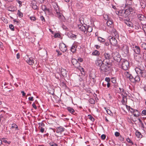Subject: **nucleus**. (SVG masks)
<instances>
[{"mask_svg":"<svg viewBox=\"0 0 146 146\" xmlns=\"http://www.w3.org/2000/svg\"><path fill=\"white\" fill-rule=\"evenodd\" d=\"M135 70L138 75H140L143 78H146V70L143 67H142L140 66H139L135 68Z\"/></svg>","mask_w":146,"mask_h":146,"instance_id":"f257e3e1","label":"nucleus"},{"mask_svg":"<svg viewBox=\"0 0 146 146\" xmlns=\"http://www.w3.org/2000/svg\"><path fill=\"white\" fill-rule=\"evenodd\" d=\"M105 62L106 64L104 63L103 64L102 67L100 68L99 69L101 71H103L104 72H106L110 70L111 67L110 66V62L108 61H106Z\"/></svg>","mask_w":146,"mask_h":146,"instance_id":"f03ea898","label":"nucleus"},{"mask_svg":"<svg viewBox=\"0 0 146 146\" xmlns=\"http://www.w3.org/2000/svg\"><path fill=\"white\" fill-rule=\"evenodd\" d=\"M130 14L129 11L126 9L124 10H120L118 11V15L125 18H129Z\"/></svg>","mask_w":146,"mask_h":146,"instance_id":"7ed1b4c3","label":"nucleus"},{"mask_svg":"<svg viewBox=\"0 0 146 146\" xmlns=\"http://www.w3.org/2000/svg\"><path fill=\"white\" fill-rule=\"evenodd\" d=\"M101 56L104 57V58H105L103 60L104 62H105L106 61L109 62L110 60L112 57V53L111 54L108 52H102L101 54Z\"/></svg>","mask_w":146,"mask_h":146,"instance_id":"20e7f679","label":"nucleus"},{"mask_svg":"<svg viewBox=\"0 0 146 146\" xmlns=\"http://www.w3.org/2000/svg\"><path fill=\"white\" fill-rule=\"evenodd\" d=\"M112 56L115 61L119 62L122 60L120 54L117 52H113L112 53Z\"/></svg>","mask_w":146,"mask_h":146,"instance_id":"39448f33","label":"nucleus"},{"mask_svg":"<svg viewBox=\"0 0 146 146\" xmlns=\"http://www.w3.org/2000/svg\"><path fill=\"white\" fill-rule=\"evenodd\" d=\"M73 65L76 68L79 70L82 69L83 70V68L80 66V64L78 60L75 58L72 59L71 61Z\"/></svg>","mask_w":146,"mask_h":146,"instance_id":"423d86ee","label":"nucleus"},{"mask_svg":"<svg viewBox=\"0 0 146 146\" xmlns=\"http://www.w3.org/2000/svg\"><path fill=\"white\" fill-rule=\"evenodd\" d=\"M53 7L54 10L56 12L57 17L59 18L60 19L63 16V15L60 13V10L59 9V7L58 5L56 4H55L53 5Z\"/></svg>","mask_w":146,"mask_h":146,"instance_id":"0eeeda50","label":"nucleus"},{"mask_svg":"<svg viewBox=\"0 0 146 146\" xmlns=\"http://www.w3.org/2000/svg\"><path fill=\"white\" fill-rule=\"evenodd\" d=\"M122 67L123 69L124 70H127L129 68V62L127 60L124 59H122Z\"/></svg>","mask_w":146,"mask_h":146,"instance_id":"6e6552de","label":"nucleus"},{"mask_svg":"<svg viewBox=\"0 0 146 146\" xmlns=\"http://www.w3.org/2000/svg\"><path fill=\"white\" fill-rule=\"evenodd\" d=\"M115 37L111 36H110L108 37L109 39L111 44L113 46H115L117 44L116 39Z\"/></svg>","mask_w":146,"mask_h":146,"instance_id":"1a4fd4ad","label":"nucleus"},{"mask_svg":"<svg viewBox=\"0 0 146 146\" xmlns=\"http://www.w3.org/2000/svg\"><path fill=\"white\" fill-rule=\"evenodd\" d=\"M59 47L60 50L63 52H66L67 49L66 46L63 43L60 44Z\"/></svg>","mask_w":146,"mask_h":146,"instance_id":"9d476101","label":"nucleus"},{"mask_svg":"<svg viewBox=\"0 0 146 146\" xmlns=\"http://www.w3.org/2000/svg\"><path fill=\"white\" fill-rule=\"evenodd\" d=\"M59 72H58V73H59L61 71V74L63 77H66L67 73V71L64 68H58Z\"/></svg>","mask_w":146,"mask_h":146,"instance_id":"9b49d317","label":"nucleus"},{"mask_svg":"<svg viewBox=\"0 0 146 146\" xmlns=\"http://www.w3.org/2000/svg\"><path fill=\"white\" fill-rule=\"evenodd\" d=\"M122 50L125 54H127L129 52L128 46L126 45L123 44L122 45Z\"/></svg>","mask_w":146,"mask_h":146,"instance_id":"f8f14e48","label":"nucleus"},{"mask_svg":"<svg viewBox=\"0 0 146 146\" xmlns=\"http://www.w3.org/2000/svg\"><path fill=\"white\" fill-rule=\"evenodd\" d=\"M86 27H87V25L86 24H84V25H78V29L81 31L84 32L85 34L86 32Z\"/></svg>","mask_w":146,"mask_h":146,"instance_id":"ddd939ff","label":"nucleus"},{"mask_svg":"<svg viewBox=\"0 0 146 146\" xmlns=\"http://www.w3.org/2000/svg\"><path fill=\"white\" fill-rule=\"evenodd\" d=\"M125 75L126 76L127 78L129 79L132 82L133 80V77L129 72L126 71L124 72Z\"/></svg>","mask_w":146,"mask_h":146,"instance_id":"4468645a","label":"nucleus"},{"mask_svg":"<svg viewBox=\"0 0 146 146\" xmlns=\"http://www.w3.org/2000/svg\"><path fill=\"white\" fill-rule=\"evenodd\" d=\"M133 50L134 52L137 54H141V49L139 46H135Z\"/></svg>","mask_w":146,"mask_h":146,"instance_id":"2eb2a0df","label":"nucleus"},{"mask_svg":"<svg viewBox=\"0 0 146 146\" xmlns=\"http://www.w3.org/2000/svg\"><path fill=\"white\" fill-rule=\"evenodd\" d=\"M107 21L106 22L107 25L108 26L111 28L113 27V22L112 19L110 18H108L107 19Z\"/></svg>","mask_w":146,"mask_h":146,"instance_id":"dca6fc26","label":"nucleus"},{"mask_svg":"<svg viewBox=\"0 0 146 146\" xmlns=\"http://www.w3.org/2000/svg\"><path fill=\"white\" fill-rule=\"evenodd\" d=\"M131 5H127V4H125V7L127 8L126 9H127L128 11H129L130 14L131 13V12L135 10V8L134 7H131Z\"/></svg>","mask_w":146,"mask_h":146,"instance_id":"f3484780","label":"nucleus"},{"mask_svg":"<svg viewBox=\"0 0 146 146\" xmlns=\"http://www.w3.org/2000/svg\"><path fill=\"white\" fill-rule=\"evenodd\" d=\"M135 60L139 62H141L143 60V57L142 55L140 54H137L135 56Z\"/></svg>","mask_w":146,"mask_h":146,"instance_id":"a211bd4d","label":"nucleus"},{"mask_svg":"<svg viewBox=\"0 0 146 146\" xmlns=\"http://www.w3.org/2000/svg\"><path fill=\"white\" fill-rule=\"evenodd\" d=\"M138 19L141 21H145L146 20V18L144 16L141 14H138L137 15Z\"/></svg>","mask_w":146,"mask_h":146,"instance_id":"6ab92c4d","label":"nucleus"},{"mask_svg":"<svg viewBox=\"0 0 146 146\" xmlns=\"http://www.w3.org/2000/svg\"><path fill=\"white\" fill-rule=\"evenodd\" d=\"M104 62L101 60H98L96 61V66L102 67V66L104 64Z\"/></svg>","mask_w":146,"mask_h":146,"instance_id":"aec40b11","label":"nucleus"},{"mask_svg":"<svg viewBox=\"0 0 146 146\" xmlns=\"http://www.w3.org/2000/svg\"><path fill=\"white\" fill-rule=\"evenodd\" d=\"M36 2L35 1H32L31 3V6L34 9H37L38 7L37 5Z\"/></svg>","mask_w":146,"mask_h":146,"instance_id":"412c9836","label":"nucleus"},{"mask_svg":"<svg viewBox=\"0 0 146 146\" xmlns=\"http://www.w3.org/2000/svg\"><path fill=\"white\" fill-rule=\"evenodd\" d=\"M64 128L62 126H60L56 128V132L57 133H61L64 131Z\"/></svg>","mask_w":146,"mask_h":146,"instance_id":"4be33fe9","label":"nucleus"},{"mask_svg":"<svg viewBox=\"0 0 146 146\" xmlns=\"http://www.w3.org/2000/svg\"><path fill=\"white\" fill-rule=\"evenodd\" d=\"M111 34L112 36H113V37H115V38H117L119 37V35L115 29L113 30Z\"/></svg>","mask_w":146,"mask_h":146,"instance_id":"5701e85b","label":"nucleus"},{"mask_svg":"<svg viewBox=\"0 0 146 146\" xmlns=\"http://www.w3.org/2000/svg\"><path fill=\"white\" fill-rule=\"evenodd\" d=\"M133 80H132V82H139L140 80V78L139 76H136L135 78L133 77Z\"/></svg>","mask_w":146,"mask_h":146,"instance_id":"b1692460","label":"nucleus"},{"mask_svg":"<svg viewBox=\"0 0 146 146\" xmlns=\"http://www.w3.org/2000/svg\"><path fill=\"white\" fill-rule=\"evenodd\" d=\"M129 19L128 18L127 19H124V23L126 24L129 27H131V25H132V23L129 21Z\"/></svg>","mask_w":146,"mask_h":146,"instance_id":"393cba45","label":"nucleus"},{"mask_svg":"<svg viewBox=\"0 0 146 146\" xmlns=\"http://www.w3.org/2000/svg\"><path fill=\"white\" fill-rule=\"evenodd\" d=\"M131 110H132L133 111H131V112L133 113V114L134 116L138 117L139 115V113L137 110H133V109L131 108Z\"/></svg>","mask_w":146,"mask_h":146,"instance_id":"a878e982","label":"nucleus"},{"mask_svg":"<svg viewBox=\"0 0 146 146\" xmlns=\"http://www.w3.org/2000/svg\"><path fill=\"white\" fill-rule=\"evenodd\" d=\"M42 9L45 12L49 13L50 12V10L49 9H48L46 8V6L45 5L43 6L42 7Z\"/></svg>","mask_w":146,"mask_h":146,"instance_id":"bb28decb","label":"nucleus"},{"mask_svg":"<svg viewBox=\"0 0 146 146\" xmlns=\"http://www.w3.org/2000/svg\"><path fill=\"white\" fill-rule=\"evenodd\" d=\"M92 31V27L91 26H88L86 27V29L85 34H87L88 32H91Z\"/></svg>","mask_w":146,"mask_h":146,"instance_id":"cd10ccee","label":"nucleus"},{"mask_svg":"<svg viewBox=\"0 0 146 146\" xmlns=\"http://www.w3.org/2000/svg\"><path fill=\"white\" fill-rule=\"evenodd\" d=\"M140 5L142 8L144 9L145 8L146 5L145 2L143 0L140 1Z\"/></svg>","mask_w":146,"mask_h":146,"instance_id":"c85d7f7f","label":"nucleus"},{"mask_svg":"<svg viewBox=\"0 0 146 146\" xmlns=\"http://www.w3.org/2000/svg\"><path fill=\"white\" fill-rule=\"evenodd\" d=\"M135 135L137 137L141 138L142 137V135L141 133L138 130H137L135 132Z\"/></svg>","mask_w":146,"mask_h":146,"instance_id":"c756f323","label":"nucleus"},{"mask_svg":"<svg viewBox=\"0 0 146 146\" xmlns=\"http://www.w3.org/2000/svg\"><path fill=\"white\" fill-rule=\"evenodd\" d=\"M77 46L76 45L73 44L71 48V51L73 52L74 53L76 51Z\"/></svg>","mask_w":146,"mask_h":146,"instance_id":"7c9ffc66","label":"nucleus"},{"mask_svg":"<svg viewBox=\"0 0 146 146\" xmlns=\"http://www.w3.org/2000/svg\"><path fill=\"white\" fill-rule=\"evenodd\" d=\"M27 62L30 65L33 64L34 63V60L31 58H29L28 60H27Z\"/></svg>","mask_w":146,"mask_h":146,"instance_id":"2f4dec72","label":"nucleus"},{"mask_svg":"<svg viewBox=\"0 0 146 146\" xmlns=\"http://www.w3.org/2000/svg\"><path fill=\"white\" fill-rule=\"evenodd\" d=\"M67 109L68 111L72 114H73V113H74L75 112V111L74 109L71 107H68Z\"/></svg>","mask_w":146,"mask_h":146,"instance_id":"473e14b6","label":"nucleus"},{"mask_svg":"<svg viewBox=\"0 0 146 146\" xmlns=\"http://www.w3.org/2000/svg\"><path fill=\"white\" fill-rule=\"evenodd\" d=\"M98 41L101 42H103L105 41V39L103 38L100 37H98Z\"/></svg>","mask_w":146,"mask_h":146,"instance_id":"72a5a7b5","label":"nucleus"},{"mask_svg":"<svg viewBox=\"0 0 146 146\" xmlns=\"http://www.w3.org/2000/svg\"><path fill=\"white\" fill-rule=\"evenodd\" d=\"M133 0H127L125 4H127V5H132Z\"/></svg>","mask_w":146,"mask_h":146,"instance_id":"f704fd0d","label":"nucleus"},{"mask_svg":"<svg viewBox=\"0 0 146 146\" xmlns=\"http://www.w3.org/2000/svg\"><path fill=\"white\" fill-rule=\"evenodd\" d=\"M12 128H15L16 130H18L19 129L17 126L15 124L13 123L12 124Z\"/></svg>","mask_w":146,"mask_h":146,"instance_id":"c9c22d12","label":"nucleus"},{"mask_svg":"<svg viewBox=\"0 0 146 146\" xmlns=\"http://www.w3.org/2000/svg\"><path fill=\"white\" fill-rule=\"evenodd\" d=\"M39 125V128L40 129V128H42L44 126V124L42 122L41 123H38Z\"/></svg>","mask_w":146,"mask_h":146,"instance_id":"e433bc0d","label":"nucleus"},{"mask_svg":"<svg viewBox=\"0 0 146 146\" xmlns=\"http://www.w3.org/2000/svg\"><path fill=\"white\" fill-rule=\"evenodd\" d=\"M92 54L95 56H98L99 55L100 53L98 51L95 50L93 52Z\"/></svg>","mask_w":146,"mask_h":146,"instance_id":"4c0bfd02","label":"nucleus"},{"mask_svg":"<svg viewBox=\"0 0 146 146\" xmlns=\"http://www.w3.org/2000/svg\"><path fill=\"white\" fill-rule=\"evenodd\" d=\"M17 15L20 17H23V15L22 13L21 12L20 10L18 11Z\"/></svg>","mask_w":146,"mask_h":146,"instance_id":"58836bf2","label":"nucleus"},{"mask_svg":"<svg viewBox=\"0 0 146 146\" xmlns=\"http://www.w3.org/2000/svg\"><path fill=\"white\" fill-rule=\"evenodd\" d=\"M60 85L62 87L66 88V83L63 81L61 82H60Z\"/></svg>","mask_w":146,"mask_h":146,"instance_id":"ea45409f","label":"nucleus"},{"mask_svg":"<svg viewBox=\"0 0 146 146\" xmlns=\"http://www.w3.org/2000/svg\"><path fill=\"white\" fill-rule=\"evenodd\" d=\"M89 101L92 104H94L95 103V101L93 99L91 98L90 99Z\"/></svg>","mask_w":146,"mask_h":146,"instance_id":"a19ab883","label":"nucleus"},{"mask_svg":"<svg viewBox=\"0 0 146 146\" xmlns=\"http://www.w3.org/2000/svg\"><path fill=\"white\" fill-rule=\"evenodd\" d=\"M88 118L92 121H94V119L91 115H88Z\"/></svg>","mask_w":146,"mask_h":146,"instance_id":"79ce46f5","label":"nucleus"},{"mask_svg":"<svg viewBox=\"0 0 146 146\" xmlns=\"http://www.w3.org/2000/svg\"><path fill=\"white\" fill-rule=\"evenodd\" d=\"M141 47L144 49L146 50V43H143L141 44Z\"/></svg>","mask_w":146,"mask_h":146,"instance_id":"37998d69","label":"nucleus"},{"mask_svg":"<svg viewBox=\"0 0 146 146\" xmlns=\"http://www.w3.org/2000/svg\"><path fill=\"white\" fill-rule=\"evenodd\" d=\"M142 27L145 33H146V25H143Z\"/></svg>","mask_w":146,"mask_h":146,"instance_id":"c03bdc74","label":"nucleus"},{"mask_svg":"<svg viewBox=\"0 0 146 146\" xmlns=\"http://www.w3.org/2000/svg\"><path fill=\"white\" fill-rule=\"evenodd\" d=\"M9 28L10 29H11L12 31H14L15 29L14 26L12 25L11 24L9 25Z\"/></svg>","mask_w":146,"mask_h":146,"instance_id":"a18cd8bd","label":"nucleus"},{"mask_svg":"<svg viewBox=\"0 0 146 146\" xmlns=\"http://www.w3.org/2000/svg\"><path fill=\"white\" fill-rule=\"evenodd\" d=\"M141 115H146V110H144L142 111Z\"/></svg>","mask_w":146,"mask_h":146,"instance_id":"49530a36","label":"nucleus"},{"mask_svg":"<svg viewBox=\"0 0 146 146\" xmlns=\"http://www.w3.org/2000/svg\"><path fill=\"white\" fill-rule=\"evenodd\" d=\"M126 141L128 142L131 143L132 145L133 144V142L132 141H131V140L129 138V137H128Z\"/></svg>","mask_w":146,"mask_h":146,"instance_id":"de8ad7c7","label":"nucleus"},{"mask_svg":"<svg viewBox=\"0 0 146 146\" xmlns=\"http://www.w3.org/2000/svg\"><path fill=\"white\" fill-rule=\"evenodd\" d=\"M50 145L51 146H58V144L54 142L50 143Z\"/></svg>","mask_w":146,"mask_h":146,"instance_id":"09e8293b","label":"nucleus"},{"mask_svg":"<svg viewBox=\"0 0 146 146\" xmlns=\"http://www.w3.org/2000/svg\"><path fill=\"white\" fill-rule=\"evenodd\" d=\"M30 19L31 21H34L36 20V17L35 16H32L30 17Z\"/></svg>","mask_w":146,"mask_h":146,"instance_id":"8fccbe9b","label":"nucleus"},{"mask_svg":"<svg viewBox=\"0 0 146 146\" xmlns=\"http://www.w3.org/2000/svg\"><path fill=\"white\" fill-rule=\"evenodd\" d=\"M5 139V138H2V140H3V142H4L5 143H8V144L10 143H11L9 141L8 142Z\"/></svg>","mask_w":146,"mask_h":146,"instance_id":"3c124183","label":"nucleus"},{"mask_svg":"<svg viewBox=\"0 0 146 146\" xmlns=\"http://www.w3.org/2000/svg\"><path fill=\"white\" fill-rule=\"evenodd\" d=\"M111 79L112 80L111 82L113 83H115L116 82V79L115 78H111Z\"/></svg>","mask_w":146,"mask_h":146,"instance_id":"603ef678","label":"nucleus"},{"mask_svg":"<svg viewBox=\"0 0 146 146\" xmlns=\"http://www.w3.org/2000/svg\"><path fill=\"white\" fill-rule=\"evenodd\" d=\"M119 139L121 141H124V138L122 137L121 135L119 136Z\"/></svg>","mask_w":146,"mask_h":146,"instance_id":"864d4df0","label":"nucleus"},{"mask_svg":"<svg viewBox=\"0 0 146 146\" xmlns=\"http://www.w3.org/2000/svg\"><path fill=\"white\" fill-rule=\"evenodd\" d=\"M105 81L107 82H110V79L109 77H106L105 78Z\"/></svg>","mask_w":146,"mask_h":146,"instance_id":"5fc2aeb1","label":"nucleus"},{"mask_svg":"<svg viewBox=\"0 0 146 146\" xmlns=\"http://www.w3.org/2000/svg\"><path fill=\"white\" fill-rule=\"evenodd\" d=\"M105 108L106 109V108ZM106 110L107 113L108 114H109V115H110L112 113L111 112V111H110V110H109L108 109L107 110Z\"/></svg>","mask_w":146,"mask_h":146,"instance_id":"6e6d98bb","label":"nucleus"},{"mask_svg":"<svg viewBox=\"0 0 146 146\" xmlns=\"http://www.w3.org/2000/svg\"><path fill=\"white\" fill-rule=\"evenodd\" d=\"M101 138L103 140H104L106 138V135L104 134H102L101 136Z\"/></svg>","mask_w":146,"mask_h":146,"instance_id":"4d7b16f0","label":"nucleus"},{"mask_svg":"<svg viewBox=\"0 0 146 146\" xmlns=\"http://www.w3.org/2000/svg\"><path fill=\"white\" fill-rule=\"evenodd\" d=\"M60 36V34L59 33H56L54 35V37L55 38L59 37Z\"/></svg>","mask_w":146,"mask_h":146,"instance_id":"13d9d810","label":"nucleus"},{"mask_svg":"<svg viewBox=\"0 0 146 146\" xmlns=\"http://www.w3.org/2000/svg\"><path fill=\"white\" fill-rule=\"evenodd\" d=\"M120 135V133L118 132H116L115 133V135L116 137H119Z\"/></svg>","mask_w":146,"mask_h":146,"instance_id":"bf43d9fd","label":"nucleus"},{"mask_svg":"<svg viewBox=\"0 0 146 146\" xmlns=\"http://www.w3.org/2000/svg\"><path fill=\"white\" fill-rule=\"evenodd\" d=\"M119 89L120 90V93H124V90L123 88H119Z\"/></svg>","mask_w":146,"mask_h":146,"instance_id":"052dcab7","label":"nucleus"},{"mask_svg":"<svg viewBox=\"0 0 146 146\" xmlns=\"http://www.w3.org/2000/svg\"><path fill=\"white\" fill-rule=\"evenodd\" d=\"M56 51L58 53V56L62 55V53L58 50H56Z\"/></svg>","mask_w":146,"mask_h":146,"instance_id":"680f3d73","label":"nucleus"},{"mask_svg":"<svg viewBox=\"0 0 146 146\" xmlns=\"http://www.w3.org/2000/svg\"><path fill=\"white\" fill-rule=\"evenodd\" d=\"M40 19L42 21L44 22L45 20L44 17L43 16H41L40 17Z\"/></svg>","mask_w":146,"mask_h":146,"instance_id":"e2e57ef3","label":"nucleus"},{"mask_svg":"<svg viewBox=\"0 0 146 146\" xmlns=\"http://www.w3.org/2000/svg\"><path fill=\"white\" fill-rule=\"evenodd\" d=\"M29 100L31 101H34L33 98V97H30L29 98Z\"/></svg>","mask_w":146,"mask_h":146,"instance_id":"0e129e2a","label":"nucleus"},{"mask_svg":"<svg viewBox=\"0 0 146 146\" xmlns=\"http://www.w3.org/2000/svg\"><path fill=\"white\" fill-rule=\"evenodd\" d=\"M40 132L42 133H43L44 131V128H40V129H39Z\"/></svg>","mask_w":146,"mask_h":146,"instance_id":"69168bd1","label":"nucleus"},{"mask_svg":"<svg viewBox=\"0 0 146 146\" xmlns=\"http://www.w3.org/2000/svg\"><path fill=\"white\" fill-rule=\"evenodd\" d=\"M121 96H122V99H127L126 98H127L126 96L123 95V94H121Z\"/></svg>","mask_w":146,"mask_h":146,"instance_id":"338daca9","label":"nucleus"},{"mask_svg":"<svg viewBox=\"0 0 146 146\" xmlns=\"http://www.w3.org/2000/svg\"><path fill=\"white\" fill-rule=\"evenodd\" d=\"M32 106L35 109H37V107L36 106L35 104L34 103L33 104Z\"/></svg>","mask_w":146,"mask_h":146,"instance_id":"774afa93","label":"nucleus"}]
</instances>
